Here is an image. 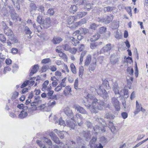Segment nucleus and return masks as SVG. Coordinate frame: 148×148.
Here are the masks:
<instances>
[{"instance_id": "1", "label": "nucleus", "mask_w": 148, "mask_h": 148, "mask_svg": "<svg viewBox=\"0 0 148 148\" xmlns=\"http://www.w3.org/2000/svg\"><path fill=\"white\" fill-rule=\"evenodd\" d=\"M85 98L87 103L85 105L92 113H97L98 110H103L106 108V105L103 101L97 99L91 94H88Z\"/></svg>"}, {"instance_id": "2", "label": "nucleus", "mask_w": 148, "mask_h": 148, "mask_svg": "<svg viewBox=\"0 0 148 148\" xmlns=\"http://www.w3.org/2000/svg\"><path fill=\"white\" fill-rule=\"evenodd\" d=\"M74 118L73 119H71V118H69L71 119L67 120H66V123L67 126L73 129H74L75 126V122L77 121L79 126H81L83 124L82 121L83 118L80 114L79 113L76 114Z\"/></svg>"}, {"instance_id": "3", "label": "nucleus", "mask_w": 148, "mask_h": 148, "mask_svg": "<svg viewBox=\"0 0 148 148\" xmlns=\"http://www.w3.org/2000/svg\"><path fill=\"white\" fill-rule=\"evenodd\" d=\"M105 89L102 85L97 87V88H95L93 87H91L90 88L91 90L96 91L99 95L102 96L103 99H106L108 97V96L105 90Z\"/></svg>"}, {"instance_id": "4", "label": "nucleus", "mask_w": 148, "mask_h": 148, "mask_svg": "<svg viewBox=\"0 0 148 148\" xmlns=\"http://www.w3.org/2000/svg\"><path fill=\"white\" fill-rule=\"evenodd\" d=\"M113 90L116 95H118L119 97H120V95H123L122 91L121 90L119 91L120 88L118 86L117 83L116 82H114L113 83Z\"/></svg>"}, {"instance_id": "5", "label": "nucleus", "mask_w": 148, "mask_h": 148, "mask_svg": "<svg viewBox=\"0 0 148 148\" xmlns=\"http://www.w3.org/2000/svg\"><path fill=\"white\" fill-rule=\"evenodd\" d=\"M111 103L117 111H119L120 108V104L118 97H113L111 99Z\"/></svg>"}, {"instance_id": "6", "label": "nucleus", "mask_w": 148, "mask_h": 148, "mask_svg": "<svg viewBox=\"0 0 148 148\" xmlns=\"http://www.w3.org/2000/svg\"><path fill=\"white\" fill-rule=\"evenodd\" d=\"M64 113L69 118H71V119L74 118L73 113L72 110L68 107H65L64 109Z\"/></svg>"}, {"instance_id": "7", "label": "nucleus", "mask_w": 148, "mask_h": 148, "mask_svg": "<svg viewBox=\"0 0 148 148\" xmlns=\"http://www.w3.org/2000/svg\"><path fill=\"white\" fill-rule=\"evenodd\" d=\"M49 81L48 80L45 81L42 85V90L45 92L48 91L51 89V87L50 85H48Z\"/></svg>"}, {"instance_id": "8", "label": "nucleus", "mask_w": 148, "mask_h": 148, "mask_svg": "<svg viewBox=\"0 0 148 148\" xmlns=\"http://www.w3.org/2000/svg\"><path fill=\"white\" fill-rule=\"evenodd\" d=\"M111 49V44H107L105 46L103 47L100 51V53H108L109 54L110 50Z\"/></svg>"}, {"instance_id": "9", "label": "nucleus", "mask_w": 148, "mask_h": 148, "mask_svg": "<svg viewBox=\"0 0 148 148\" xmlns=\"http://www.w3.org/2000/svg\"><path fill=\"white\" fill-rule=\"evenodd\" d=\"M73 108L77 111L82 114H86L88 115V113L86 110L82 107L78 105H75Z\"/></svg>"}, {"instance_id": "10", "label": "nucleus", "mask_w": 148, "mask_h": 148, "mask_svg": "<svg viewBox=\"0 0 148 148\" xmlns=\"http://www.w3.org/2000/svg\"><path fill=\"white\" fill-rule=\"evenodd\" d=\"M71 92L72 89L71 87L69 86H68L65 88L63 91V94L65 96L67 97L72 95Z\"/></svg>"}, {"instance_id": "11", "label": "nucleus", "mask_w": 148, "mask_h": 148, "mask_svg": "<svg viewBox=\"0 0 148 148\" xmlns=\"http://www.w3.org/2000/svg\"><path fill=\"white\" fill-rule=\"evenodd\" d=\"M113 17L114 16L113 15L110 14L107 16L106 18L101 20L100 21L105 22L106 24H108L112 20Z\"/></svg>"}, {"instance_id": "12", "label": "nucleus", "mask_w": 148, "mask_h": 148, "mask_svg": "<svg viewBox=\"0 0 148 148\" xmlns=\"http://www.w3.org/2000/svg\"><path fill=\"white\" fill-rule=\"evenodd\" d=\"M43 27L45 28H47L49 27L51 25L50 19V18H46L42 22V23Z\"/></svg>"}, {"instance_id": "13", "label": "nucleus", "mask_w": 148, "mask_h": 148, "mask_svg": "<svg viewBox=\"0 0 148 148\" xmlns=\"http://www.w3.org/2000/svg\"><path fill=\"white\" fill-rule=\"evenodd\" d=\"M40 110L43 111H49L50 109L49 107L46 106L45 104H43L39 106L36 107L35 110Z\"/></svg>"}, {"instance_id": "14", "label": "nucleus", "mask_w": 148, "mask_h": 148, "mask_svg": "<svg viewBox=\"0 0 148 148\" xmlns=\"http://www.w3.org/2000/svg\"><path fill=\"white\" fill-rule=\"evenodd\" d=\"M11 16L14 21H16L18 20L20 21H21V19L19 17L18 15L14 12L11 14Z\"/></svg>"}, {"instance_id": "15", "label": "nucleus", "mask_w": 148, "mask_h": 148, "mask_svg": "<svg viewBox=\"0 0 148 148\" xmlns=\"http://www.w3.org/2000/svg\"><path fill=\"white\" fill-rule=\"evenodd\" d=\"M54 121L56 124L63 126L65 125L64 121L62 120V118H60L59 119H57L56 118L54 119Z\"/></svg>"}, {"instance_id": "16", "label": "nucleus", "mask_w": 148, "mask_h": 148, "mask_svg": "<svg viewBox=\"0 0 148 148\" xmlns=\"http://www.w3.org/2000/svg\"><path fill=\"white\" fill-rule=\"evenodd\" d=\"M39 98H36L35 99L36 101H34L31 103L30 105L32 106H35V108H34L33 110H35L36 109V108L37 107V106H38L39 102H40V101H39ZM38 106H37L38 107Z\"/></svg>"}, {"instance_id": "17", "label": "nucleus", "mask_w": 148, "mask_h": 148, "mask_svg": "<svg viewBox=\"0 0 148 148\" xmlns=\"http://www.w3.org/2000/svg\"><path fill=\"white\" fill-rule=\"evenodd\" d=\"M39 98H36L35 99L36 101H34L31 103L30 105L32 106H35V108H34L33 110H35L36 109V108L37 107V106H38L39 102H40V101H39ZM38 106H37L38 107Z\"/></svg>"}, {"instance_id": "18", "label": "nucleus", "mask_w": 148, "mask_h": 148, "mask_svg": "<svg viewBox=\"0 0 148 148\" xmlns=\"http://www.w3.org/2000/svg\"><path fill=\"white\" fill-rule=\"evenodd\" d=\"M14 6L18 10L20 8V3L23 0H12Z\"/></svg>"}, {"instance_id": "19", "label": "nucleus", "mask_w": 148, "mask_h": 148, "mask_svg": "<svg viewBox=\"0 0 148 148\" xmlns=\"http://www.w3.org/2000/svg\"><path fill=\"white\" fill-rule=\"evenodd\" d=\"M5 33L8 36V37H13V34L12 30L9 28H5L4 29Z\"/></svg>"}, {"instance_id": "20", "label": "nucleus", "mask_w": 148, "mask_h": 148, "mask_svg": "<svg viewBox=\"0 0 148 148\" xmlns=\"http://www.w3.org/2000/svg\"><path fill=\"white\" fill-rule=\"evenodd\" d=\"M93 62L90 65L89 68V71H93L95 70V67L96 66V59L95 58L93 60Z\"/></svg>"}, {"instance_id": "21", "label": "nucleus", "mask_w": 148, "mask_h": 148, "mask_svg": "<svg viewBox=\"0 0 148 148\" xmlns=\"http://www.w3.org/2000/svg\"><path fill=\"white\" fill-rule=\"evenodd\" d=\"M39 66L38 65H35L32 68V70L31 71L30 76H32L33 74L36 73L38 69H39Z\"/></svg>"}, {"instance_id": "22", "label": "nucleus", "mask_w": 148, "mask_h": 148, "mask_svg": "<svg viewBox=\"0 0 148 148\" xmlns=\"http://www.w3.org/2000/svg\"><path fill=\"white\" fill-rule=\"evenodd\" d=\"M62 40V39L59 37H55L52 40L54 44H56L60 43Z\"/></svg>"}, {"instance_id": "23", "label": "nucleus", "mask_w": 148, "mask_h": 148, "mask_svg": "<svg viewBox=\"0 0 148 148\" xmlns=\"http://www.w3.org/2000/svg\"><path fill=\"white\" fill-rule=\"evenodd\" d=\"M97 138L95 137H93L90 142L89 144L91 147L95 148L97 146L95 142Z\"/></svg>"}, {"instance_id": "24", "label": "nucleus", "mask_w": 148, "mask_h": 148, "mask_svg": "<svg viewBox=\"0 0 148 148\" xmlns=\"http://www.w3.org/2000/svg\"><path fill=\"white\" fill-rule=\"evenodd\" d=\"M91 56L90 55L87 56L86 59L85 60L84 66H88L91 62Z\"/></svg>"}, {"instance_id": "25", "label": "nucleus", "mask_w": 148, "mask_h": 148, "mask_svg": "<svg viewBox=\"0 0 148 148\" xmlns=\"http://www.w3.org/2000/svg\"><path fill=\"white\" fill-rule=\"evenodd\" d=\"M54 131L57 134L61 139H63L64 138V136L63 133L65 132L58 131L56 129L54 130Z\"/></svg>"}, {"instance_id": "26", "label": "nucleus", "mask_w": 148, "mask_h": 148, "mask_svg": "<svg viewBox=\"0 0 148 148\" xmlns=\"http://www.w3.org/2000/svg\"><path fill=\"white\" fill-rule=\"evenodd\" d=\"M78 30L79 31V34H81L85 35L88 32V30L86 28H81Z\"/></svg>"}, {"instance_id": "27", "label": "nucleus", "mask_w": 148, "mask_h": 148, "mask_svg": "<svg viewBox=\"0 0 148 148\" xmlns=\"http://www.w3.org/2000/svg\"><path fill=\"white\" fill-rule=\"evenodd\" d=\"M103 87L106 88V89H109L110 88L109 85V82L107 80L105 79L103 81Z\"/></svg>"}, {"instance_id": "28", "label": "nucleus", "mask_w": 148, "mask_h": 148, "mask_svg": "<svg viewBox=\"0 0 148 148\" xmlns=\"http://www.w3.org/2000/svg\"><path fill=\"white\" fill-rule=\"evenodd\" d=\"M119 60V58L117 57L112 56L110 58V60L111 63L112 64H115Z\"/></svg>"}, {"instance_id": "29", "label": "nucleus", "mask_w": 148, "mask_h": 148, "mask_svg": "<svg viewBox=\"0 0 148 148\" xmlns=\"http://www.w3.org/2000/svg\"><path fill=\"white\" fill-rule=\"evenodd\" d=\"M84 137L86 140L88 141L90 138L91 135L89 132L88 131L84 132H83Z\"/></svg>"}, {"instance_id": "30", "label": "nucleus", "mask_w": 148, "mask_h": 148, "mask_svg": "<svg viewBox=\"0 0 148 148\" xmlns=\"http://www.w3.org/2000/svg\"><path fill=\"white\" fill-rule=\"evenodd\" d=\"M86 23V21L84 18L82 19L80 21L76 22L75 24V26L77 27L79 25H81Z\"/></svg>"}, {"instance_id": "31", "label": "nucleus", "mask_w": 148, "mask_h": 148, "mask_svg": "<svg viewBox=\"0 0 148 148\" xmlns=\"http://www.w3.org/2000/svg\"><path fill=\"white\" fill-rule=\"evenodd\" d=\"M70 39L71 40L72 43L75 46H76L77 44L79 43V40L76 39V38L71 37L70 38Z\"/></svg>"}, {"instance_id": "32", "label": "nucleus", "mask_w": 148, "mask_h": 148, "mask_svg": "<svg viewBox=\"0 0 148 148\" xmlns=\"http://www.w3.org/2000/svg\"><path fill=\"white\" fill-rule=\"evenodd\" d=\"M77 7L75 5H71L69 8L70 11L73 13L75 12L77 10Z\"/></svg>"}, {"instance_id": "33", "label": "nucleus", "mask_w": 148, "mask_h": 148, "mask_svg": "<svg viewBox=\"0 0 148 148\" xmlns=\"http://www.w3.org/2000/svg\"><path fill=\"white\" fill-rule=\"evenodd\" d=\"M108 127L110 129L111 132H113L115 131L116 129L112 122H109Z\"/></svg>"}, {"instance_id": "34", "label": "nucleus", "mask_w": 148, "mask_h": 148, "mask_svg": "<svg viewBox=\"0 0 148 148\" xmlns=\"http://www.w3.org/2000/svg\"><path fill=\"white\" fill-rule=\"evenodd\" d=\"M84 74V68L83 66H81L79 68V75L80 77H82Z\"/></svg>"}, {"instance_id": "35", "label": "nucleus", "mask_w": 148, "mask_h": 148, "mask_svg": "<svg viewBox=\"0 0 148 148\" xmlns=\"http://www.w3.org/2000/svg\"><path fill=\"white\" fill-rule=\"evenodd\" d=\"M27 115V113L26 112L22 111L19 114L18 117L21 119H23Z\"/></svg>"}, {"instance_id": "36", "label": "nucleus", "mask_w": 148, "mask_h": 148, "mask_svg": "<svg viewBox=\"0 0 148 148\" xmlns=\"http://www.w3.org/2000/svg\"><path fill=\"white\" fill-rule=\"evenodd\" d=\"M100 36V35L98 34H96L90 38V40L92 42L96 41L99 39Z\"/></svg>"}, {"instance_id": "37", "label": "nucleus", "mask_w": 148, "mask_h": 148, "mask_svg": "<svg viewBox=\"0 0 148 148\" xmlns=\"http://www.w3.org/2000/svg\"><path fill=\"white\" fill-rule=\"evenodd\" d=\"M7 54V53L5 51H2L0 53V59L3 60H5V58L6 55Z\"/></svg>"}, {"instance_id": "38", "label": "nucleus", "mask_w": 148, "mask_h": 148, "mask_svg": "<svg viewBox=\"0 0 148 148\" xmlns=\"http://www.w3.org/2000/svg\"><path fill=\"white\" fill-rule=\"evenodd\" d=\"M59 56L60 57L63 59L65 61H67L68 59V57L63 52H61L59 53Z\"/></svg>"}, {"instance_id": "39", "label": "nucleus", "mask_w": 148, "mask_h": 148, "mask_svg": "<svg viewBox=\"0 0 148 148\" xmlns=\"http://www.w3.org/2000/svg\"><path fill=\"white\" fill-rule=\"evenodd\" d=\"M70 66L72 72L73 74H76L77 73L76 69L74 64L73 63H71L70 64Z\"/></svg>"}, {"instance_id": "40", "label": "nucleus", "mask_w": 148, "mask_h": 148, "mask_svg": "<svg viewBox=\"0 0 148 148\" xmlns=\"http://www.w3.org/2000/svg\"><path fill=\"white\" fill-rule=\"evenodd\" d=\"M24 31L26 34L29 35L30 36L32 33L29 27L27 26L25 27Z\"/></svg>"}, {"instance_id": "41", "label": "nucleus", "mask_w": 148, "mask_h": 148, "mask_svg": "<svg viewBox=\"0 0 148 148\" xmlns=\"http://www.w3.org/2000/svg\"><path fill=\"white\" fill-rule=\"evenodd\" d=\"M87 14V12H79L77 13V17L80 18L83 16H84Z\"/></svg>"}, {"instance_id": "42", "label": "nucleus", "mask_w": 148, "mask_h": 148, "mask_svg": "<svg viewBox=\"0 0 148 148\" xmlns=\"http://www.w3.org/2000/svg\"><path fill=\"white\" fill-rule=\"evenodd\" d=\"M48 92L47 94V98L48 99H51L54 91L51 90Z\"/></svg>"}, {"instance_id": "43", "label": "nucleus", "mask_w": 148, "mask_h": 148, "mask_svg": "<svg viewBox=\"0 0 148 148\" xmlns=\"http://www.w3.org/2000/svg\"><path fill=\"white\" fill-rule=\"evenodd\" d=\"M93 128L94 131H95L97 133L99 132L98 131L100 130L103 132H104L106 131L105 130L104 128H102L98 126H96L95 127H94Z\"/></svg>"}, {"instance_id": "44", "label": "nucleus", "mask_w": 148, "mask_h": 148, "mask_svg": "<svg viewBox=\"0 0 148 148\" xmlns=\"http://www.w3.org/2000/svg\"><path fill=\"white\" fill-rule=\"evenodd\" d=\"M98 26V25H97L95 23H92L90 25L89 28L92 30H95Z\"/></svg>"}, {"instance_id": "45", "label": "nucleus", "mask_w": 148, "mask_h": 148, "mask_svg": "<svg viewBox=\"0 0 148 148\" xmlns=\"http://www.w3.org/2000/svg\"><path fill=\"white\" fill-rule=\"evenodd\" d=\"M42 140L44 142L46 143L49 145H51L52 144L51 140L45 137H44L42 139Z\"/></svg>"}, {"instance_id": "46", "label": "nucleus", "mask_w": 148, "mask_h": 148, "mask_svg": "<svg viewBox=\"0 0 148 148\" xmlns=\"http://www.w3.org/2000/svg\"><path fill=\"white\" fill-rule=\"evenodd\" d=\"M75 18L74 16H71L70 18H68L67 21L69 25L73 23Z\"/></svg>"}, {"instance_id": "47", "label": "nucleus", "mask_w": 148, "mask_h": 148, "mask_svg": "<svg viewBox=\"0 0 148 148\" xmlns=\"http://www.w3.org/2000/svg\"><path fill=\"white\" fill-rule=\"evenodd\" d=\"M6 40V38L5 36L2 34H0V41L3 43L5 42Z\"/></svg>"}, {"instance_id": "48", "label": "nucleus", "mask_w": 148, "mask_h": 148, "mask_svg": "<svg viewBox=\"0 0 148 148\" xmlns=\"http://www.w3.org/2000/svg\"><path fill=\"white\" fill-rule=\"evenodd\" d=\"M77 5H81L83 4L86 1L85 0H74Z\"/></svg>"}, {"instance_id": "49", "label": "nucleus", "mask_w": 148, "mask_h": 148, "mask_svg": "<svg viewBox=\"0 0 148 148\" xmlns=\"http://www.w3.org/2000/svg\"><path fill=\"white\" fill-rule=\"evenodd\" d=\"M66 77H65L63 78L62 80V82L61 83L59 84L60 86L61 87H65L66 86V83L65 82L66 80Z\"/></svg>"}, {"instance_id": "50", "label": "nucleus", "mask_w": 148, "mask_h": 148, "mask_svg": "<svg viewBox=\"0 0 148 148\" xmlns=\"http://www.w3.org/2000/svg\"><path fill=\"white\" fill-rule=\"evenodd\" d=\"M113 8L110 6H108L107 7H104L103 10L105 12H109L113 10Z\"/></svg>"}, {"instance_id": "51", "label": "nucleus", "mask_w": 148, "mask_h": 148, "mask_svg": "<svg viewBox=\"0 0 148 148\" xmlns=\"http://www.w3.org/2000/svg\"><path fill=\"white\" fill-rule=\"evenodd\" d=\"M127 72L131 75H132L134 73V70L131 67H128L127 69Z\"/></svg>"}, {"instance_id": "52", "label": "nucleus", "mask_w": 148, "mask_h": 148, "mask_svg": "<svg viewBox=\"0 0 148 148\" xmlns=\"http://www.w3.org/2000/svg\"><path fill=\"white\" fill-rule=\"evenodd\" d=\"M98 45V43L97 42L92 43H91L90 48L92 49H94L96 48Z\"/></svg>"}, {"instance_id": "53", "label": "nucleus", "mask_w": 148, "mask_h": 148, "mask_svg": "<svg viewBox=\"0 0 148 148\" xmlns=\"http://www.w3.org/2000/svg\"><path fill=\"white\" fill-rule=\"evenodd\" d=\"M106 28L104 27H102L99 29V32L100 34H103L106 31Z\"/></svg>"}, {"instance_id": "54", "label": "nucleus", "mask_w": 148, "mask_h": 148, "mask_svg": "<svg viewBox=\"0 0 148 148\" xmlns=\"http://www.w3.org/2000/svg\"><path fill=\"white\" fill-rule=\"evenodd\" d=\"M114 115L109 113H107L106 114V117L107 119H113L114 118Z\"/></svg>"}, {"instance_id": "55", "label": "nucleus", "mask_w": 148, "mask_h": 148, "mask_svg": "<svg viewBox=\"0 0 148 148\" xmlns=\"http://www.w3.org/2000/svg\"><path fill=\"white\" fill-rule=\"evenodd\" d=\"M62 48L66 51H69L71 47L68 44H65L62 45Z\"/></svg>"}, {"instance_id": "56", "label": "nucleus", "mask_w": 148, "mask_h": 148, "mask_svg": "<svg viewBox=\"0 0 148 148\" xmlns=\"http://www.w3.org/2000/svg\"><path fill=\"white\" fill-rule=\"evenodd\" d=\"M36 142L41 148H47L45 145L42 144V142L41 141L37 140L36 141Z\"/></svg>"}, {"instance_id": "57", "label": "nucleus", "mask_w": 148, "mask_h": 148, "mask_svg": "<svg viewBox=\"0 0 148 148\" xmlns=\"http://www.w3.org/2000/svg\"><path fill=\"white\" fill-rule=\"evenodd\" d=\"M77 51V49L74 47L71 48L69 50V51L70 53L72 54H75Z\"/></svg>"}, {"instance_id": "58", "label": "nucleus", "mask_w": 148, "mask_h": 148, "mask_svg": "<svg viewBox=\"0 0 148 148\" xmlns=\"http://www.w3.org/2000/svg\"><path fill=\"white\" fill-rule=\"evenodd\" d=\"M30 7L32 10H35L37 8L36 5L33 3H31Z\"/></svg>"}, {"instance_id": "59", "label": "nucleus", "mask_w": 148, "mask_h": 148, "mask_svg": "<svg viewBox=\"0 0 148 148\" xmlns=\"http://www.w3.org/2000/svg\"><path fill=\"white\" fill-rule=\"evenodd\" d=\"M54 11L53 8H50L47 11V14L50 15H52L54 13Z\"/></svg>"}, {"instance_id": "60", "label": "nucleus", "mask_w": 148, "mask_h": 148, "mask_svg": "<svg viewBox=\"0 0 148 148\" xmlns=\"http://www.w3.org/2000/svg\"><path fill=\"white\" fill-rule=\"evenodd\" d=\"M36 21L39 24H42V18L40 15H39L37 17Z\"/></svg>"}, {"instance_id": "61", "label": "nucleus", "mask_w": 148, "mask_h": 148, "mask_svg": "<svg viewBox=\"0 0 148 148\" xmlns=\"http://www.w3.org/2000/svg\"><path fill=\"white\" fill-rule=\"evenodd\" d=\"M115 37L117 39H120L121 38V36L118 31L116 32L114 34Z\"/></svg>"}, {"instance_id": "62", "label": "nucleus", "mask_w": 148, "mask_h": 148, "mask_svg": "<svg viewBox=\"0 0 148 148\" xmlns=\"http://www.w3.org/2000/svg\"><path fill=\"white\" fill-rule=\"evenodd\" d=\"M78 78H77L75 80L74 83V88L77 90L78 88Z\"/></svg>"}, {"instance_id": "63", "label": "nucleus", "mask_w": 148, "mask_h": 148, "mask_svg": "<svg viewBox=\"0 0 148 148\" xmlns=\"http://www.w3.org/2000/svg\"><path fill=\"white\" fill-rule=\"evenodd\" d=\"M51 61V60L49 58H47L43 59L42 61V63L43 64H47Z\"/></svg>"}, {"instance_id": "64", "label": "nucleus", "mask_w": 148, "mask_h": 148, "mask_svg": "<svg viewBox=\"0 0 148 148\" xmlns=\"http://www.w3.org/2000/svg\"><path fill=\"white\" fill-rule=\"evenodd\" d=\"M29 82V81L28 80H27L25 81L24 82L21 86V88H22L26 86L27 85H28V83Z\"/></svg>"}]
</instances>
